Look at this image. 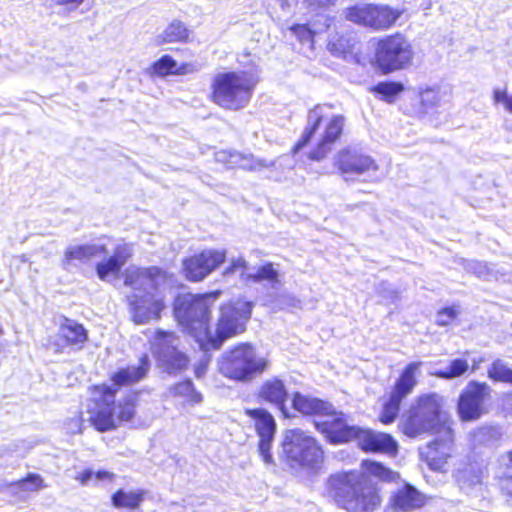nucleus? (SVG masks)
<instances>
[{
    "label": "nucleus",
    "instance_id": "50",
    "mask_svg": "<svg viewBox=\"0 0 512 512\" xmlns=\"http://www.w3.org/2000/svg\"><path fill=\"white\" fill-rule=\"evenodd\" d=\"M305 1H306L307 5L312 9L334 5L336 2V0H305Z\"/></svg>",
    "mask_w": 512,
    "mask_h": 512
},
{
    "label": "nucleus",
    "instance_id": "25",
    "mask_svg": "<svg viewBox=\"0 0 512 512\" xmlns=\"http://www.w3.org/2000/svg\"><path fill=\"white\" fill-rule=\"evenodd\" d=\"M132 255V247L129 244L118 245L113 254L96 266V272L102 281H110L117 278L122 267Z\"/></svg>",
    "mask_w": 512,
    "mask_h": 512
},
{
    "label": "nucleus",
    "instance_id": "5",
    "mask_svg": "<svg viewBox=\"0 0 512 512\" xmlns=\"http://www.w3.org/2000/svg\"><path fill=\"white\" fill-rule=\"evenodd\" d=\"M442 407L443 397L437 393L418 397L400 423L402 432L411 438L444 432L445 428L450 427L442 420Z\"/></svg>",
    "mask_w": 512,
    "mask_h": 512
},
{
    "label": "nucleus",
    "instance_id": "34",
    "mask_svg": "<svg viewBox=\"0 0 512 512\" xmlns=\"http://www.w3.org/2000/svg\"><path fill=\"white\" fill-rule=\"evenodd\" d=\"M469 369V363L465 359H454L445 368L433 373V375L442 379H454L464 375Z\"/></svg>",
    "mask_w": 512,
    "mask_h": 512
},
{
    "label": "nucleus",
    "instance_id": "24",
    "mask_svg": "<svg viewBox=\"0 0 512 512\" xmlns=\"http://www.w3.org/2000/svg\"><path fill=\"white\" fill-rule=\"evenodd\" d=\"M359 447L366 452L394 453L397 443L389 434L360 428L356 437Z\"/></svg>",
    "mask_w": 512,
    "mask_h": 512
},
{
    "label": "nucleus",
    "instance_id": "31",
    "mask_svg": "<svg viewBox=\"0 0 512 512\" xmlns=\"http://www.w3.org/2000/svg\"><path fill=\"white\" fill-rule=\"evenodd\" d=\"M502 433L494 426H483L474 430L470 437L475 447H492L501 439Z\"/></svg>",
    "mask_w": 512,
    "mask_h": 512
},
{
    "label": "nucleus",
    "instance_id": "28",
    "mask_svg": "<svg viewBox=\"0 0 512 512\" xmlns=\"http://www.w3.org/2000/svg\"><path fill=\"white\" fill-rule=\"evenodd\" d=\"M293 408L304 415L326 416L334 412L331 403L319 398L303 395L299 392L294 393L292 398Z\"/></svg>",
    "mask_w": 512,
    "mask_h": 512
},
{
    "label": "nucleus",
    "instance_id": "38",
    "mask_svg": "<svg viewBox=\"0 0 512 512\" xmlns=\"http://www.w3.org/2000/svg\"><path fill=\"white\" fill-rule=\"evenodd\" d=\"M137 394L131 393L127 396L123 403H119L117 407L116 422L130 421L135 413V401Z\"/></svg>",
    "mask_w": 512,
    "mask_h": 512
},
{
    "label": "nucleus",
    "instance_id": "8",
    "mask_svg": "<svg viewBox=\"0 0 512 512\" xmlns=\"http://www.w3.org/2000/svg\"><path fill=\"white\" fill-rule=\"evenodd\" d=\"M219 295V291L203 295L187 293L179 295L175 300V317L180 324L194 331L199 341L202 337H210L208 323L211 307Z\"/></svg>",
    "mask_w": 512,
    "mask_h": 512
},
{
    "label": "nucleus",
    "instance_id": "18",
    "mask_svg": "<svg viewBox=\"0 0 512 512\" xmlns=\"http://www.w3.org/2000/svg\"><path fill=\"white\" fill-rule=\"evenodd\" d=\"M226 259L225 250H204L183 262L187 279L201 281L214 271Z\"/></svg>",
    "mask_w": 512,
    "mask_h": 512
},
{
    "label": "nucleus",
    "instance_id": "33",
    "mask_svg": "<svg viewBox=\"0 0 512 512\" xmlns=\"http://www.w3.org/2000/svg\"><path fill=\"white\" fill-rule=\"evenodd\" d=\"M455 477L459 487L465 492H469L472 488L481 484L482 472L475 466L469 465L462 470H458Z\"/></svg>",
    "mask_w": 512,
    "mask_h": 512
},
{
    "label": "nucleus",
    "instance_id": "40",
    "mask_svg": "<svg viewBox=\"0 0 512 512\" xmlns=\"http://www.w3.org/2000/svg\"><path fill=\"white\" fill-rule=\"evenodd\" d=\"M171 391L174 395L184 396L193 403H199L202 400L201 394L195 391L191 380L176 384Z\"/></svg>",
    "mask_w": 512,
    "mask_h": 512
},
{
    "label": "nucleus",
    "instance_id": "1",
    "mask_svg": "<svg viewBox=\"0 0 512 512\" xmlns=\"http://www.w3.org/2000/svg\"><path fill=\"white\" fill-rule=\"evenodd\" d=\"M124 284L133 289L127 296L132 320L136 324H147L161 317L165 292L173 285V275L156 266L129 267Z\"/></svg>",
    "mask_w": 512,
    "mask_h": 512
},
{
    "label": "nucleus",
    "instance_id": "10",
    "mask_svg": "<svg viewBox=\"0 0 512 512\" xmlns=\"http://www.w3.org/2000/svg\"><path fill=\"white\" fill-rule=\"evenodd\" d=\"M413 57L412 45L402 33L384 36L375 46V64L384 74L405 69L412 63Z\"/></svg>",
    "mask_w": 512,
    "mask_h": 512
},
{
    "label": "nucleus",
    "instance_id": "26",
    "mask_svg": "<svg viewBox=\"0 0 512 512\" xmlns=\"http://www.w3.org/2000/svg\"><path fill=\"white\" fill-rule=\"evenodd\" d=\"M258 396L263 401L275 405L281 411L284 417H289L286 407L288 391L281 379L277 377H271L264 381L259 388Z\"/></svg>",
    "mask_w": 512,
    "mask_h": 512
},
{
    "label": "nucleus",
    "instance_id": "53",
    "mask_svg": "<svg viewBox=\"0 0 512 512\" xmlns=\"http://www.w3.org/2000/svg\"><path fill=\"white\" fill-rule=\"evenodd\" d=\"M95 476L98 480H104V479H110L113 476V474L110 472H107V471H98L95 474Z\"/></svg>",
    "mask_w": 512,
    "mask_h": 512
},
{
    "label": "nucleus",
    "instance_id": "41",
    "mask_svg": "<svg viewBox=\"0 0 512 512\" xmlns=\"http://www.w3.org/2000/svg\"><path fill=\"white\" fill-rule=\"evenodd\" d=\"M362 466L367 473L384 481H392L395 479L396 474L378 462L363 461Z\"/></svg>",
    "mask_w": 512,
    "mask_h": 512
},
{
    "label": "nucleus",
    "instance_id": "20",
    "mask_svg": "<svg viewBox=\"0 0 512 512\" xmlns=\"http://www.w3.org/2000/svg\"><path fill=\"white\" fill-rule=\"evenodd\" d=\"M246 414L255 420V428L259 436V454L265 464H271L273 459L270 450L276 431L275 420L265 409L247 410Z\"/></svg>",
    "mask_w": 512,
    "mask_h": 512
},
{
    "label": "nucleus",
    "instance_id": "21",
    "mask_svg": "<svg viewBox=\"0 0 512 512\" xmlns=\"http://www.w3.org/2000/svg\"><path fill=\"white\" fill-rule=\"evenodd\" d=\"M327 416L331 419L316 422V428L326 436L327 440L335 444L356 440L360 427L350 425L343 413L334 411Z\"/></svg>",
    "mask_w": 512,
    "mask_h": 512
},
{
    "label": "nucleus",
    "instance_id": "42",
    "mask_svg": "<svg viewBox=\"0 0 512 512\" xmlns=\"http://www.w3.org/2000/svg\"><path fill=\"white\" fill-rule=\"evenodd\" d=\"M442 97L443 93L439 88H426L420 93L421 104L426 111L438 106Z\"/></svg>",
    "mask_w": 512,
    "mask_h": 512
},
{
    "label": "nucleus",
    "instance_id": "15",
    "mask_svg": "<svg viewBox=\"0 0 512 512\" xmlns=\"http://www.w3.org/2000/svg\"><path fill=\"white\" fill-rule=\"evenodd\" d=\"M421 364V362L409 363L396 381L389 400L383 405L380 415V421L383 424H390L398 417L402 400L412 393L417 384L415 375L420 369Z\"/></svg>",
    "mask_w": 512,
    "mask_h": 512
},
{
    "label": "nucleus",
    "instance_id": "17",
    "mask_svg": "<svg viewBox=\"0 0 512 512\" xmlns=\"http://www.w3.org/2000/svg\"><path fill=\"white\" fill-rule=\"evenodd\" d=\"M490 395V387L486 383L469 382L463 389L458 400V414L463 421L479 419L483 413L484 402Z\"/></svg>",
    "mask_w": 512,
    "mask_h": 512
},
{
    "label": "nucleus",
    "instance_id": "35",
    "mask_svg": "<svg viewBox=\"0 0 512 512\" xmlns=\"http://www.w3.org/2000/svg\"><path fill=\"white\" fill-rule=\"evenodd\" d=\"M488 377L494 381L506 382L512 384V369H510L502 360H496L488 369Z\"/></svg>",
    "mask_w": 512,
    "mask_h": 512
},
{
    "label": "nucleus",
    "instance_id": "11",
    "mask_svg": "<svg viewBox=\"0 0 512 512\" xmlns=\"http://www.w3.org/2000/svg\"><path fill=\"white\" fill-rule=\"evenodd\" d=\"M282 450L291 463L299 466L313 467L323 457V452L317 441L299 428L285 431Z\"/></svg>",
    "mask_w": 512,
    "mask_h": 512
},
{
    "label": "nucleus",
    "instance_id": "4",
    "mask_svg": "<svg viewBox=\"0 0 512 512\" xmlns=\"http://www.w3.org/2000/svg\"><path fill=\"white\" fill-rule=\"evenodd\" d=\"M333 497L347 512H373L381 498L374 483L362 472H348L330 479Z\"/></svg>",
    "mask_w": 512,
    "mask_h": 512
},
{
    "label": "nucleus",
    "instance_id": "39",
    "mask_svg": "<svg viewBox=\"0 0 512 512\" xmlns=\"http://www.w3.org/2000/svg\"><path fill=\"white\" fill-rule=\"evenodd\" d=\"M373 91L382 95L387 102H393L394 98L403 91V85L397 82H380L373 88Z\"/></svg>",
    "mask_w": 512,
    "mask_h": 512
},
{
    "label": "nucleus",
    "instance_id": "7",
    "mask_svg": "<svg viewBox=\"0 0 512 512\" xmlns=\"http://www.w3.org/2000/svg\"><path fill=\"white\" fill-rule=\"evenodd\" d=\"M257 82L256 75L247 71L219 73L212 83L213 101L225 109H241L250 101Z\"/></svg>",
    "mask_w": 512,
    "mask_h": 512
},
{
    "label": "nucleus",
    "instance_id": "46",
    "mask_svg": "<svg viewBox=\"0 0 512 512\" xmlns=\"http://www.w3.org/2000/svg\"><path fill=\"white\" fill-rule=\"evenodd\" d=\"M291 31L301 43L313 42L314 33L307 25H295L291 28Z\"/></svg>",
    "mask_w": 512,
    "mask_h": 512
},
{
    "label": "nucleus",
    "instance_id": "52",
    "mask_svg": "<svg viewBox=\"0 0 512 512\" xmlns=\"http://www.w3.org/2000/svg\"><path fill=\"white\" fill-rule=\"evenodd\" d=\"M56 2L60 5H69L72 8H77L84 0H56Z\"/></svg>",
    "mask_w": 512,
    "mask_h": 512
},
{
    "label": "nucleus",
    "instance_id": "23",
    "mask_svg": "<svg viewBox=\"0 0 512 512\" xmlns=\"http://www.w3.org/2000/svg\"><path fill=\"white\" fill-rule=\"evenodd\" d=\"M215 160L227 168H241L248 171H260L275 165L274 160L257 158L253 154H243L234 150H220L215 153Z\"/></svg>",
    "mask_w": 512,
    "mask_h": 512
},
{
    "label": "nucleus",
    "instance_id": "32",
    "mask_svg": "<svg viewBox=\"0 0 512 512\" xmlns=\"http://www.w3.org/2000/svg\"><path fill=\"white\" fill-rule=\"evenodd\" d=\"M189 38V30L186 28L183 22L174 20L172 21L162 33L157 35L156 43H175L184 42Z\"/></svg>",
    "mask_w": 512,
    "mask_h": 512
},
{
    "label": "nucleus",
    "instance_id": "6",
    "mask_svg": "<svg viewBox=\"0 0 512 512\" xmlns=\"http://www.w3.org/2000/svg\"><path fill=\"white\" fill-rule=\"evenodd\" d=\"M442 407L443 397L437 393L418 397L400 423L402 432L411 438L444 432L445 428L450 427L442 420Z\"/></svg>",
    "mask_w": 512,
    "mask_h": 512
},
{
    "label": "nucleus",
    "instance_id": "47",
    "mask_svg": "<svg viewBox=\"0 0 512 512\" xmlns=\"http://www.w3.org/2000/svg\"><path fill=\"white\" fill-rule=\"evenodd\" d=\"M497 476L501 491L508 496H512V474L498 472Z\"/></svg>",
    "mask_w": 512,
    "mask_h": 512
},
{
    "label": "nucleus",
    "instance_id": "37",
    "mask_svg": "<svg viewBox=\"0 0 512 512\" xmlns=\"http://www.w3.org/2000/svg\"><path fill=\"white\" fill-rule=\"evenodd\" d=\"M152 71L154 74L159 76H166L173 73H182V71L177 69L176 61L169 55H164L158 61H156L152 65Z\"/></svg>",
    "mask_w": 512,
    "mask_h": 512
},
{
    "label": "nucleus",
    "instance_id": "56",
    "mask_svg": "<svg viewBox=\"0 0 512 512\" xmlns=\"http://www.w3.org/2000/svg\"><path fill=\"white\" fill-rule=\"evenodd\" d=\"M482 362V359H479L478 361L474 360L473 361V366H472V370H476L478 368V364Z\"/></svg>",
    "mask_w": 512,
    "mask_h": 512
},
{
    "label": "nucleus",
    "instance_id": "12",
    "mask_svg": "<svg viewBox=\"0 0 512 512\" xmlns=\"http://www.w3.org/2000/svg\"><path fill=\"white\" fill-rule=\"evenodd\" d=\"M334 166L346 181L361 178L369 182L380 181L376 161L356 148L347 147L338 151L334 157Z\"/></svg>",
    "mask_w": 512,
    "mask_h": 512
},
{
    "label": "nucleus",
    "instance_id": "48",
    "mask_svg": "<svg viewBox=\"0 0 512 512\" xmlns=\"http://www.w3.org/2000/svg\"><path fill=\"white\" fill-rule=\"evenodd\" d=\"M499 473L512 474V450L499 459Z\"/></svg>",
    "mask_w": 512,
    "mask_h": 512
},
{
    "label": "nucleus",
    "instance_id": "30",
    "mask_svg": "<svg viewBox=\"0 0 512 512\" xmlns=\"http://www.w3.org/2000/svg\"><path fill=\"white\" fill-rule=\"evenodd\" d=\"M58 338L66 345L77 346L81 348L86 342L88 336L83 325L74 320L64 318L59 326Z\"/></svg>",
    "mask_w": 512,
    "mask_h": 512
},
{
    "label": "nucleus",
    "instance_id": "16",
    "mask_svg": "<svg viewBox=\"0 0 512 512\" xmlns=\"http://www.w3.org/2000/svg\"><path fill=\"white\" fill-rule=\"evenodd\" d=\"M179 338L173 333L158 331L154 340V349L159 364L168 372L175 373L187 367V356L178 350Z\"/></svg>",
    "mask_w": 512,
    "mask_h": 512
},
{
    "label": "nucleus",
    "instance_id": "3",
    "mask_svg": "<svg viewBox=\"0 0 512 512\" xmlns=\"http://www.w3.org/2000/svg\"><path fill=\"white\" fill-rule=\"evenodd\" d=\"M150 362L147 355L140 358L138 366H129L115 372L112 377V386L97 387L100 397L95 399V407L91 410V421L99 431H108L116 427L115 396L117 389L124 385H131L143 379L148 373Z\"/></svg>",
    "mask_w": 512,
    "mask_h": 512
},
{
    "label": "nucleus",
    "instance_id": "9",
    "mask_svg": "<svg viewBox=\"0 0 512 512\" xmlns=\"http://www.w3.org/2000/svg\"><path fill=\"white\" fill-rule=\"evenodd\" d=\"M268 366L269 361L249 344L236 346L219 361V370L225 377L243 382L263 373Z\"/></svg>",
    "mask_w": 512,
    "mask_h": 512
},
{
    "label": "nucleus",
    "instance_id": "27",
    "mask_svg": "<svg viewBox=\"0 0 512 512\" xmlns=\"http://www.w3.org/2000/svg\"><path fill=\"white\" fill-rule=\"evenodd\" d=\"M390 502L395 510L413 512L422 508L425 505L426 499L415 487L406 484L391 496Z\"/></svg>",
    "mask_w": 512,
    "mask_h": 512
},
{
    "label": "nucleus",
    "instance_id": "36",
    "mask_svg": "<svg viewBox=\"0 0 512 512\" xmlns=\"http://www.w3.org/2000/svg\"><path fill=\"white\" fill-rule=\"evenodd\" d=\"M112 500L116 507L135 508L141 502L142 496L136 492L120 490L113 495Z\"/></svg>",
    "mask_w": 512,
    "mask_h": 512
},
{
    "label": "nucleus",
    "instance_id": "49",
    "mask_svg": "<svg viewBox=\"0 0 512 512\" xmlns=\"http://www.w3.org/2000/svg\"><path fill=\"white\" fill-rule=\"evenodd\" d=\"M509 97L505 90L495 89L493 92V99L495 103H503L507 109V101Z\"/></svg>",
    "mask_w": 512,
    "mask_h": 512
},
{
    "label": "nucleus",
    "instance_id": "14",
    "mask_svg": "<svg viewBox=\"0 0 512 512\" xmlns=\"http://www.w3.org/2000/svg\"><path fill=\"white\" fill-rule=\"evenodd\" d=\"M402 12L388 5L361 4L346 10L347 20L375 30H385L395 24Z\"/></svg>",
    "mask_w": 512,
    "mask_h": 512
},
{
    "label": "nucleus",
    "instance_id": "54",
    "mask_svg": "<svg viewBox=\"0 0 512 512\" xmlns=\"http://www.w3.org/2000/svg\"><path fill=\"white\" fill-rule=\"evenodd\" d=\"M336 45H337V44H336V43H334V42H330V43H329V46H330L331 51H341V52H344V47H341L342 49H341V50H339L338 48H336ZM340 46H342V44H340Z\"/></svg>",
    "mask_w": 512,
    "mask_h": 512
},
{
    "label": "nucleus",
    "instance_id": "44",
    "mask_svg": "<svg viewBox=\"0 0 512 512\" xmlns=\"http://www.w3.org/2000/svg\"><path fill=\"white\" fill-rule=\"evenodd\" d=\"M465 269L468 272L475 274L480 279L489 280L492 276L491 269L484 262L476 260L468 261L465 265Z\"/></svg>",
    "mask_w": 512,
    "mask_h": 512
},
{
    "label": "nucleus",
    "instance_id": "22",
    "mask_svg": "<svg viewBox=\"0 0 512 512\" xmlns=\"http://www.w3.org/2000/svg\"><path fill=\"white\" fill-rule=\"evenodd\" d=\"M441 436L421 450V455L428 466L435 471H442L453 450V432L445 428Z\"/></svg>",
    "mask_w": 512,
    "mask_h": 512
},
{
    "label": "nucleus",
    "instance_id": "55",
    "mask_svg": "<svg viewBox=\"0 0 512 512\" xmlns=\"http://www.w3.org/2000/svg\"><path fill=\"white\" fill-rule=\"evenodd\" d=\"M507 111L512 114V95L509 97V100L507 101Z\"/></svg>",
    "mask_w": 512,
    "mask_h": 512
},
{
    "label": "nucleus",
    "instance_id": "19",
    "mask_svg": "<svg viewBox=\"0 0 512 512\" xmlns=\"http://www.w3.org/2000/svg\"><path fill=\"white\" fill-rule=\"evenodd\" d=\"M239 273L240 279L244 283H259L267 282L272 288H277L280 284L279 272L274 268L272 263H266L259 268L256 272H248V263L243 257H238L231 260V264L224 271V275H232Z\"/></svg>",
    "mask_w": 512,
    "mask_h": 512
},
{
    "label": "nucleus",
    "instance_id": "43",
    "mask_svg": "<svg viewBox=\"0 0 512 512\" xmlns=\"http://www.w3.org/2000/svg\"><path fill=\"white\" fill-rule=\"evenodd\" d=\"M11 486L22 491L34 492L41 489L44 486V484L43 479L40 475L30 473L26 478L18 480L15 483H12Z\"/></svg>",
    "mask_w": 512,
    "mask_h": 512
},
{
    "label": "nucleus",
    "instance_id": "51",
    "mask_svg": "<svg viewBox=\"0 0 512 512\" xmlns=\"http://www.w3.org/2000/svg\"><path fill=\"white\" fill-rule=\"evenodd\" d=\"M93 475H94V473L92 470H85V471L81 472L76 477V479L79 480L82 484H86L92 479Z\"/></svg>",
    "mask_w": 512,
    "mask_h": 512
},
{
    "label": "nucleus",
    "instance_id": "45",
    "mask_svg": "<svg viewBox=\"0 0 512 512\" xmlns=\"http://www.w3.org/2000/svg\"><path fill=\"white\" fill-rule=\"evenodd\" d=\"M458 314L459 309L457 307H446L438 312L436 323L440 326H447L456 319Z\"/></svg>",
    "mask_w": 512,
    "mask_h": 512
},
{
    "label": "nucleus",
    "instance_id": "2",
    "mask_svg": "<svg viewBox=\"0 0 512 512\" xmlns=\"http://www.w3.org/2000/svg\"><path fill=\"white\" fill-rule=\"evenodd\" d=\"M345 122V117L333 113L331 106L316 105L308 113L307 126L301 139L295 144L293 152L297 153L310 142L314 135H317L316 147L310 152L309 158L317 161L324 159L340 139Z\"/></svg>",
    "mask_w": 512,
    "mask_h": 512
},
{
    "label": "nucleus",
    "instance_id": "13",
    "mask_svg": "<svg viewBox=\"0 0 512 512\" xmlns=\"http://www.w3.org/2000/svg\"><path fill=\"white\" fill-rule=\"evenodd\" d=\"M252 304L238 300L234 304L223 305L220 309V318L216 329V338L210 333L206 338L208 344L214 349H219L222 343L245 330V324L251 316Z\"/></svg>",
    "mask_w": 512,
    "mask_h": 512
},
{
    "label": "nucleus",
    "instance_id": "29",
    "mask_svg": "<svg viewBox=\"0 0 512 512\" xmlns=\"http://www.w3.org/2000/svg\"><path fill=\"white\" fill-rule=\"evenodd\" d=\"M105 253L106 247L104 245L86 244L69 246L64 253L62 265L65 270H69L73 261L84 263Z\"/></svg>",
    "mask_w": 512,
    "mask_h": 512
}]
</instances>
